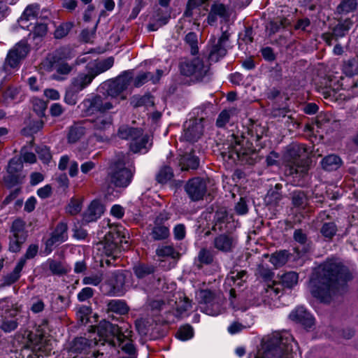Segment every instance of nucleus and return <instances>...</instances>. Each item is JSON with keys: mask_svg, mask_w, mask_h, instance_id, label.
Instances as JSON below:
<instances>
[{"mask_svg": "<svg viewBox=\"0 0 358 358\" xmlns=\"http://www.w3.org/2000/svg\"><path fill=\"white\" fill-rule=\"evenodd\" d=\"M352 278L350 270H313L308 287L314 297L329 303Z\"/></svg>", "mask_w": 358, "mask_h": 358, "instance_id": "f257e3e1", "label": "nucleus"}, {"mask_svg": "<svg viewBox=\"0 0 358 358\" xmlns=\"http://www.w3.org/2000/svg\"><path fill=\"white\" fill-rule=\"evenodd\" d=\"M113 107L112 102L100 95L86 98L78 106L83 116L96 114L89 121L94 135L99 136L101 140H103L106 133L113 127V114L109 111Z\"/></svg>", "mask_w": 358, "mask_h": 358, "instance_id": "f03ea898", "label": "nucleus"}, {"mask_svg": "<svg viewBox=\"0 0 358 358\" xmlns=\"http://www.w3.org/2000/svg\"><path fill=\"white\" fill-rule=\"evenodd\" d=\"M98 336L100 337V341H103L102 344L108 343L110 345L115 346L117 343L122 345L126 341L122 346V350L129 355H134L135 348L130 340L131 331L126 326L120 327L109 322H101L98 326Z\"/></svg>", "mask_w": 358, "mask_h": 358, "instance_id": "7ed1b4c3", "label": "nucleus"}, {"mask_svg": "<svg viewBox=\"0 0 358 358\" xmlns=\"http://www.w3.org/2000/svg\"><path fill=\"white\" fill-rule=\"evenodd\" d=\"M125 238L124 229L122 227H110L106 234L104 239L97 244L98 250H103L104 255L100 257V267L118 266V258L115 255L120 249L119 245Z\"/></svg>", "mask_w": 358, "mask_h": 358, "instance_id": "20e7f679", "label": "nucleus"}, {"mask_svg": "<svg viewBox=\"0 0 358 358\" xmlns=\"http://www.w3.org/2000/svg\"><path fill=\"white\" fill-rule=\"evenodd\" d=\"M278 341V338L275 336L266 341L264 338L261 348L250 353L248 358H301L299 353L293 350L294 345H296L294 341L293 343H287L280 338L279 343L275 345V341Z\"/></svg>", "mask_w": 358, "mask_h": 358, "instance_id": "39448f33", "label": "nucleus"}, {"mask_svg": "<svg viewBox=\"0 0 358 358\" xmlns=\"http://www.w3.org/2000/svg\"><path fill=\"white\" fill-rule=\"evenodd\" d=\"M135 168L129 155H118L111 162L108 179L115 187H127L131 182Z\"/></svg>", "mask_w": 358, "mask_h": 358, "instance_id": "423d86ee", "label": "nucleus"}, {"mask_svg": "<svg viewBox=\"0 0 358 358\" xmlns=\"http://www.w3.org/2000/svg\"><path fill=\"white\" fill-rule=\"evenodd\" d=\"M307 152V148L303 144H292L289 146L285 159L286 164L285 173L289 176L296 174L303 175L307 171V166L305 162L299 159Z\"/></svg>", "mask_w": 358, "mask_h": 358, "instance_id": "0eeeda50", "label": "nucleus"}, {"mask_svg": "<svg viewBox=\"0 0 358 358\" xmlns=\"http://www.w3.org/2000/svg\"><path fill=\"white\" fill-rule=\"evenodd\" d=\"M256 275L260 281L259 293L264 302L279 297L281 289L280 284L273 280V273L271 270H259Z\"/></svg>", "mask_w": 358, "mask_h": 358, "instance_id": "6e6552de", "label": "nucleus"}, {"mask_svg": "<svg viewBox=\"0 0 358 358\" xmlns=\"http://www.w3.org/2000/svg\"><path fill=\"white\" fill-rule=\"evenodd\" d=\"M97 336L100 338L98 335ZM99 343L103 345V341H100V338L97 341L94 334L90 335L89 338H76L72 342L70 352L82 354L85 358H96L99 353L96 347L99 345Z\"/></svg>", "mask_w": 358, "mask_h": 358, "instance_id": "1a4fd4ad", "label": "nucleus"}, {"mask_svg": "<svg viewBox=\"0 0 358 358\" xmlns=\"http://www.w3.org/2000/svg\"><path fill=\"white\" fill-rule=\"evenodd\" d=\"M17 308L14 307L8 299L0 300V316L1 317L0 328L3 331L10 332L17 328Z\"/></svg>", "mask_w": 358, "mask_h": 358, "instance_id": "9d476101", "label": "nucleus"}, {"mask_svg": "<svg viewBox=\"0 0 358 358\" xmlns=\"http://www.w3.org/2000/svg\"><path fill=\"white\" fill-rule=\"evenodd\" d=\"M52 345L53 342L44 335L41 334L29 335L28 346L38 358L50 353L53 348Z\"/></svg>", "mask_w": 358, "mask_h": 358, "instance_id": "9b49d317", "label": "nucleus"}, {"mask_svg": "<svg viewBox=\"0 0 358 358\" xmlns=\"http://www.w3.org/2000/svg\"><path fill=\"white\" fill-rule=\"evenodd\" d=\"M29 50V45L27 41L21 40L8 52L6 59V65L12 69L18 67L21 61L26 57Z\"/></svg>", "mask_w": 358, "mask_h": 358, "instance_id": "f8f14e48", "label": "nucleus"}, {"mask_svg": "<svg viewBox=\"0 0 358 358\" xmlns=\"http://www.w3.org/2000/svg\"><path fill=\"white\" fill-rule=\"evenodd\" d=\"M229 37L230 34L227 31H224L217 41L215 39L213 40L208 56L210 62H217L226 55Z\"/></svg>", "mask_w": 358, "mask_h": 358, "instance_id": "ddd939ff", "label": "nucleus"}, {"mask_svg": "<svg viewBox=\"0 0 358 358\" xmlns=\"http://www.w3.org/2000/svg\"><path fill=\"white\" fill-rule=\"evenodd\" d=\"M96 76L91 69V66L87 64L84 71L71 79V87L73 92L78 93L87 88Z\"/></svg>", "mask_w": 358, "mask_h": 358, "instance_id": "4468645a", "label": "nucleus"}, {"mask_svg": "<svg viewBox=\"0 0 358 358\" xmlns=\"http://www.w3.org/2000/svg\"><path fill=\"white\" fill-rule=\"evenodd\" d=\"M67 225L64 222L59 223L50 237L45 241V250L50 252L54 248L65 242L68 239Z\"/></svg>", "mask_w": 358, "mask_h": 358, "instance_id": "2eb2a0df", "label": "nucleus"}, {"mask_svg": "<svg viewBox=\"0 0 358 358\" xmlns=\"http://www.w3.org/2000/svg\"><path fill=\"white\" fill-rule=\"evenodd\" d=\"M202 134L201 120H189L184 123L180 138L188 142H195L201 136Z\"/></svg>", "mask_w": 358, "mask_h": 358, "instance_id": "dca6fc26", "label": "nucleus"}, {"mask_svg": "<svg viewBox=\"0 0 358 358\" xmlns=\"http://www.w3.org/2000/svg\"><path fill=\"white\" fill-rule=\"evenodd\" d=\"M180 71L187 76H194L196 78H201L208 71V66H205L203 61L197 57L181 63Z\"/></svg>", "mask_w": 358, "mask_h": 358, "instance_id": "f3484780", "label": "nucleus"}, {"mask_svg": "<svg viewBox=\"0 0 358 358\" xmlns=\"http://www.w3.org/2000/svg\"><path fill=\"white\" fill-rule=\"evenodd\" d=\"M247 279L246 272L244 270H231L227 275L224 285L227 287H230V296H236V289H241Z\"/></svg>", "mask_w": 358, "mask_h": 358, "instance_id": "a211bd4d", "label": "nucleus"}, {"mask_svg": "<svg viewBox=\"0 0 358 358\" xmlns=\"http://www.w3.org/2000/svg\"><path fill=\"white\" fill-rule=\"evenodd\" d=\"M185 191L191 200L196 201L203 199L206 192L205 181L200 178L189 180L185 185Z\"/></svg>", "mask_w": 358, "mask_h": 358, "instance_id": "6ab92c4d", "label": "nucleus"}, {"mask_svg": "<svg viewBox=\"0 0 358 358\" xmlns=\"http://www.w3.org/2000/svg\"><path fill=\"white\" fill-rule=\"evenodd\" d=\"M131 78V73L127 71L124 72L111 83L108 90V94L113 97L118 96L127 89L130 85Z\"/></svg>", "mask_w": 358, "mask_h": 358, "instance_id": "aec40b11", "label": "nucleus"}, {"mask_svg": "<svg viewBox=\"0 0 358 358\" xmlns=\"http://www.w3.org/2000/svg\"><path fill=\"white\" fill-rule=\"evenodd\" d=\"M289 317L291 320L301 324L306 329L310 328L315 324V318L303 306L296 308Z\"/></svg>", "mask_w": 358, "mask_h": 358, "instance_id": "412c9836", "label": "nucleus"}, {"mask_svg": "<svg viewBox=\"0 0 358 358\" xmlns=\"http://www.w3.org/2000/svg\"><path fill=\"white\" fill-rule=\"evenodd\" d=\"M39 6L32 4L28 6L18 20L20 26L24 29H29V27L38 21V15L39 14Z\"/></svg>", "mask_w": 358, "mask_h": 358, "instance_id": "4be33fe9", "label": "nucleus"}, {"mask_svg": "<svg viewBox=\"0 0 358 358\" xmlns=\"http://www.w3.org/2000/svg\"><path fill=\"white\" fill-rule=\"evenodd\" d=\"M139 133L138 137L130 142V150L134 153L145 154L152 146V140L148 134L143 133V129Z\"/></svg>", "mask_w": 358, "mask_h": 358, "instance_id": "5701e85b", "label": "nucleus"}, {"mask_svg": "<svg viewBox=\"0 0 358 358\" xmlns=\"http://www.w3.org/2000/svg\"><path fill=\"white\" fill-rule=\"evenodd\" d=\"M236 245V240L229 235L221 234L214 239V246L223 252H231Z\"/></svg>", "mask_w": 358, "mask_h": 358, "instance_id": "b1692460", "label": "nucleus"}, {"mask_svg": "<svg viewBox=\"0 0 358 358\" xmlns=\"http://www.w3.org/2000/svg\"><path fill=\"white\" fill-rule=\"evenodd\" d=\"M103 212V206L97 201H93L83 215V221L94 222L101 216Z\"/></svg>", "mask_w": 358, "mask_h": 358, "instance_id": "393cba45", "label": "nucleus"}, {"mask_svg": "<svg viewBox=\"0 0 358 358\" xmlns=\"http://www.w3.org/2000/svg\"><path fill=\"white\" fill-rule=\"evenodd\" d=\"M280 285L285 287L292 288L297 285L299 274L294 271L281 270L278 274Z\"/></svg>", "mask_w": 358, "mask_h": 358, "instance_id": "a878e982", "label": "nucleus"}, {"mask_svg": "<svg viewBox=\"0 0 358 358\" xmlns=\"http://www.w3.org/2000/svg\"><path fill=\"white\" fill-rule=\"evenodd\" d=\"M163 71L160 69L157 70L155 76L150 72L141 73L134 78V85L135 87H139L149 80H151L152 83L155 84L160 80Z\"/></svg>", "mask_w": 358, "mask_h": 358, "instance_id": "bb28decb", "label": "nucleus"}, {"mask_svg": "<svg viewBox=\"0 0 358 358\" xmlns=\"http://www.w3.org/2000/svg\"><path fill=\"white\" fill-rule=\"evenodd\" d=\"M21 101L20 89L17 87H9L2 94L1 101L5 105Z\"/></svg>", "mask_w": 358, "mask_h": 358, "instance_id": "cd10ccee", "label": "nucleus"}, {"mask_svg": "<svg viewBox=\"0 0 358 358\" xmlns=\"http://www.w3.org/2000/svg\"><path fill=\"white\" fill-rule=\"evenodd\" d=\"M141 129L131 127L128 125H122L119 127L117 136L121 138L132 142L133 140L138 137Z\"/></svg>", "mask_w": 358, "mask_h": 358, "instance_id": "c85d7f7f", "label": "nucleus"}, {"mask_svg": "<svg viewBox=\"0 0 358 358\" xmlns=\"http://www.w3.org/2000/svg\"><path fill=\"white\" fill-rule=\"evenodd\" d=\"M114 64V59L112 57H108L107 59L100 61L99 62L89 63V66H91V69L94 72L96 76L110 69Z\"/></svg>", "mask_w": 358, "mask_h": 358, "instance_id": "c756f323", "label": "nucleus"}, {"mask_svg": "<svg viewBox=\"0 0 358 358\" xmlns=\"http://www.w3.org/2000/svg\"><path fill=\"white\" fill-rule=\"evenodd\" d=\"M30 33L29 37L33 40L41 38L45 36L47 33V24L41 22H36L32 26L29 27Z\"/></svg>", "mask_w": 358, "mask_h": 358, "instance_id": "7c9ffc66", "label": "nucleus"}, {"mask_svg": "<svg viewBox=\"0 0 358 358\" xmlns=\"http://www.w3.org/2000/svg\"><path fill=\"white\" fill-rule=\"evenodd\" d=\"M341 159L336 155H329L322 161L323 169L329 171L338 169L341 166Z\"/></svg>", "mask_w": 358, "mask_h": 358, "instance_id": "2f4dec72", "label": "nucleus"}, {"mask_svg": "<svg viewBox=\"0 0 358 358\" xmlns=\"http://www.w3.org/2000/svg\"><path fill=\"white\" fill-rule=\"evenodd\" d=\"M10 231L15 237H19L21 241H25L27 232L25 231V223L22 220H15L12 224Z\"/></svg>", "mask_w": 358, "mask_h": 358, "instance_id": "473e14b6", "label": "nucleus"}, {"mask_svg": "<svg viewBox=\"0 0 358 358\" xmlns=\"http://www.w3.org/2000/svg\"><path fill=\"white\" fill-rule=\"evenodd\" d=\"M289 255V252L286 250H279L271 255L270 262L275 266L281 267L287 263Z\"/></svg>", "mask_w": 358, "mask_h": 358, "instance_id": "72a5a7b5", "label": "nucleus"}, {"mask_svg": "<svg viewBox=\"0 0 358 358\" xmlns=\"http://www.w3.org/2000/svg\"><path fill=\"white\" fill-rule=\"evenodd\" d=\"M85 133V129L81 124H77L71 126L69 129L67 138L68 142L74 143L77 142Z\"/></svg>", "mask_w": 358, "mask_h": 358, "instance_id": "f704fd0d", "label": "nucleus"}, {"mask_svg": "<svg viewBox=\"0 0 358 358\" xmlns=\"http://www.w3.org/2000/svg\"><path fill=\"white\" fill-rule=\"evenodd\" d=\"M182 170L196 169L199 167V161L197 157L192 155L182 156L180 159Z\"/></svg>", "mask_w": 358, "mask_h": 358, "instance_id": "c9c22d12", "label": "nucleus"}, {"mask_svg": "<svg viewBox=\"0 0 358 358\" xmlns=\"http://www.w3.org/2000/svg\"><path fill=\"white\" fill-rule=\"evenodd\" d=\"M131 104L135 107L141 106H153L154 102L152 96L150 94H145L143 96L134 95L131 99Z\"/></svg>", "mask_w": 358, "mask_h": 358, "instance_id": "e433bc0d", "label": "nucleus"}, {"mask_svg": "<svg viewBox=\"0 0 358 358\" xmlns=\"http://www.w3.org/2000/svg\"><path fill=\"white\" fill-rule=\"evenodd\" d=\"M151 236L155 241L164 240L169 236V229L165 225L155 223V227L152 229Z\"/></svg>", "mask_w": 358, "mask_h": 358, "instance_id": "4c0bfd02", "label": "nucleus"}, {"mask_svg": "<svg viewBox=\"0 0 358 358\" xmlns=\"http://www.w3.org/2000/svg\"><path fill=\"white\" fill-rule=\"evenodd\" d=\"M352 22L349 19L339 22L338 24L334 27L332 34L336 38L343 37L350 30Z\"/></svg>", "mask_w": 358, "mask_h": 358, "instance_id": "58836bf2", "label": "nucleus"}, {"mask_svg": "<svg viewBox=\"0 0 358 358\" xmlns=\"http://www.w3.org/2000/svg\"><path fill=\"white\" fill-rule=\"evenodd\" d=\"M156 253L158 257H170L173 259H176L180 256L179 252L172 245H162L156 250Z\"/></svg>", "mask_w": 358, "mask_h": 358, "instance_id": "ea45409f", "label": "nucleus"}, {"mask_svg": "<svg viewBox=\"0 0 358 358\" xmlns=\"http://www.w3.org/2000/svg\"><path fill=\"white\" fill-rule=\"evenodd\" d=\"M196 299L201 306H206L215 299L213 293L208 290H199L196 292Z\"/></svg>", "mask_w": 358, "mask_h": 358, "instance_id": "a19ab883", "label": "nucleus"}, {"mask_svg": "<svg viewBox=\"0 0 358 358\" xmlns=\"http://www.w3.org/2000/svg\"><path fill=\"white\" fill-rule=\"evenodd\" d=\"M210 10L217 17L227 20L229 17V10L227 6L219 2L215 1L210 6Z\"/></svg>", "mask_w": 358, "mask_h": 358, "instance_id": "79ce46f5", "label": "nucleus"}, {"mask_svg": "<svg viewBox=\"0 0 358 358\" xmlns=\"http://www.w3.org/2000/svg\"><path fill=\"white\" fill-rule=\"evenodd\" d=\"M357 6V0H343L337 6V12L339 14H348L354 11Z\"/></svg>", "mask_w": 358, "mask_h": 358, "instance_id": "37998d69", "label": "nucleus"}, {"mask_svg": "<svg viewBox=\"0 0 358 358\" xmlns=\"http://www.w3.org/2000/svg\"><path fill=\"white\" fill-rule=\"evenodd\" d=\"M289 22L286 18L277 19L269 22L266 26V30L269 34H273L278 31L280 29L285 27L289 24Z\"/></svg>", "mask_w": 358, "mask_h": 358, "instance_id": "c03bdc74", "label": "nucleus"}, {"mask_svg": "<svg viewBox=\"0 0 358 358\" xmlns=\"http://www.w3.org/2000/svg\"><path fill=\"white\" fill-rule=\"evenodd\" d=\"M108 308L113 312L122 315L127 313L129 310V308L126 303L118 299L111 300L108 303Z\"/></svg>", "mask_w": 358, "mask_h": 358, "instance_id": "a18cd8bd", "label": "nucleus"}, {"mask_svg": "<svg viewBox=\"0 0 358 358\" xmlns=\"http://www.w3.org/2000/svg\"><path fill=\"white\" fill-rule=\"evenodd\" d=\"M193 336L194 329L189 324L180 327L176 334V338L182 341H188Z\"/></svg>", "mask_w": 358, "mask_h": 358, "instance_id": "49530a36", "label": "nucleus"}, {"mask_svg": "<svg viewBox=\"0 0 358 358\" xmlns=\"http://www.w3.org/2000/svg\"><path fill=\"white\" fill-rule=\"evenodd\" d=\"M200 309L206 315L211 316H217L222 313L221 305L220 303L215 301V300L206 306H201Z\"/></svg>", "mask_w": 358, "mask_h": 358, "instance_id": "de8ad7c7", "label": "nucleus"}, {"mask_svg": "<svg viewBox=\"0 0 358 358\" xmlns=\"http://www.w3.org/2000/svg\"><path fill=\"white\" fill-rule=\"evenodd\" d=\"M173 177V173L172 169L168 166H163L158 172L156 179L159 183H166Z\"/></svg>", "mask_w": 358, "mask_h": 358, "instance_id": "09e8293b", "label": "nucleus"}, {"mask_svg": "<svg viewBox=\"0 0 358 358\" xmlns=\"http://www.w3.org/2000/svg\"><path fill=\"white\" fill-rule=\"evenodd\" d=\"M191 307V301L187 298L185 297L177 303V308L174 314L177 317H183Z\"/></svg>", "mask_w": 358, "mask_h": 358, "instance_id": "8fccbe9b", "label": "nucleus"}, {"mask_svg": "<svg viewBox=\"0 0 358 358\" xmlns=\"http://www.w3.org/2000/svg\"><path fill=\"white\" fill-rule=\"evenodd\" d=\"M292 203L295 207L303 208L307 204V197L301 191H294L292 194Z\"/></svg>", "mask_w": 358, "mask_h": 358, "instance_id": "3c124183", "label": "nucleus"}, {"mask_svg": "<svg viewBox=\"0 0 358 358\" xmlns=\"http://www.w3.org/2000/svg\"><path fill=\"white\" fill-rule=\"evenodd\" d=\"M23 167L22 162L20 158H12L8 163L7 172L10 174H19Z\"/></svg>", "mask_w": 358, "mask_h": 358, "instance_id": "603ef678", "label": "nucleus"}, {"mask_svg": "<svg viewBox=\"0 0 358 358\" xmlns=\"http://www.w3.org/2000/svg\"><path fill=\"white\" fill-rule=\"evenodd\" d=\"M185 41L190 46L192 54L196 55L199 50L197 35L194 32H189L185 37Z\"/></svg>", "mask_w": 358, "mask_h": 358, "instance_id": "864d4df0", "label": "nucleus"}, {"mask_svg": "<svg viewBox=\"0 0 358 358\" xmlns=\"http://www.w3.org/2000/svg\"><path fill=\"white\" fill-rule=\"evenodd\" d=\"M34 110L36 113L42 117L45 115V111L47 108V103L38 98H34L31 101Z\"/></svg>", "mask_w": 358, "mask_h": 358, "instance_id": "5fc2aeb1", "label": "nucleus"}, {"mask_svg": "<svg viewBox=\"0 0 358 358\" xmlns=\"http://www.w3.org/2000/svg\"><path fill=\"white\" fill-rule=\"evenodd\" d=\"M343 72L348 76H353L358 73V64L355 60H349L343 65Z\"/></svg>", "mask_w": 358, "mask_h": 358, "instance_id": "6e6d98bb", "label": "nucleus"}, {"mask_svg": "<svg viewBox=\"0 0 358 358\" xmlns=\"http://www.w3.org/2000/svg\"><path fill=\"white\" fill-rule=\"evenodd\" d=\"M345 267V266L341 259L339 258L331 257L328 259L324 263L322 268H344Z\"/></svg>", "mask_w": 358, "mask_h": 358, "instance_id": "4d7b16f0", "label": "nucleus"}, {"mask_svg": "<svg viewBox=\"0 0 358 358\" xmlns=\"http://www.w3.org/2000/svg\"><path fill=\"white\" fill-rule=\"evenodd\" d=\"M208 0H188L184 15L186 17L192 16L193 10L205 3Z\"/></svg>", "mask_w": 358, "mask_h": 358, "instance_id": "13d9d810", "label": "nucleus"}, {"mask_svg": "<svg viewBox=\"0 0 358 358\" xmlns=\"http://www.w3.org/2000/svg\"><path fill=\"white\" fill-rule=\"evenodd\" d=\"M282 199V194L278 190H270L268 192L265 201L269 205H277Z\"/></svg>", "mask_w": 358, "mask_h": 358, "instance_id": "bf43d9fd", "label": "nucleus"}, {"mask_svg": "<svg viewBox=\"0 0 358 358\" xmlns=\"http://www.w3.org/2000/svg\"><path fill=\"white\" fill-rule=\"evenodd\" d=\"M36 152L38 153L39 159L45 164H48L50 162L52 155L50 151V149L45 146H39L36 150Z\"/></svg>", "mask_w": 358, "mask_h": 358, "instance_id": "052dcab7", "label": "nucleus"}, {"mask_svg": "<svg viewBox=\"0 0 358 358\" xmlns=\"http://www.w3.org/2000/svg\"><path fill=\"white\" fill-rule=\"evenodd\" d=\"M102 280V273L97 272L90 275L85 276L83 279V283L84 285H91L94 286L98 285Z\"/></svg>", "mask_w": 358, "mask_h": 358, "instance_id": "680f3d73", "label": "nucleus"}, {"mask_svg": "<svg viewBox=\"0 0 358 358\" xmlns=\"http://www.w3.org/2000/svg\"><path fill=\"white\" fill-rule=\"evenodd\" d=\"M72 27L71 23H64L60 24L55 31V37L56 38H62L66 36Z\"/></svg>", "mask_w": 358, "mask_h": 358, "instance_id": "e2e57ef3", "label": "nucleus"}, {"mask_svg": "<svg viewBox=\"0 0 358 358\" xmlns=\"http://www.w3.org/2000/svg\"><path fill=\"white\" fill-rule=\"evenodd\" d=\"M321 232L325 237L331 238L336 232V227L333 222L325 223L322 227Z\"/></svg>", "mask_w": 358, "mask_h": 358, "instance_id": "0e129e2a", "label": "nucleus"}, {"mask_svg": "<svg viewBox=\"0 0 358 358\" xmlns=\"http://www.w3.org/2000/svg\"><path fill=\"white\" fill-rule=\"evenodd\" d=\"M198 259L201 264H209L213 262V257L210 251L202 249L198 255Z\"/></svg>", "mask_w": 358, "mask_h": 358, "instance_id": "69168bd1", "label": "nucleus"}, {"mask_svg": "<svg viewBox=\"0 0 358 358\" xmlns=\"http://www.w3.org/2000/svg\"><path fill=\"white\" fill-rule=\"evenodd\" d=\"M22 162L34 164L36 161V157L35 154L32 152H28L25 148L22 149L21 150V157Z\"/></svg>", "mask_w": 358, "mask_h": 358, "instance_id": "338daca9", "label": "nucleus"}, {"mask_svg": "<svg viewBox=\"0 0 358 358\" xmlns=\"http://www.w3.org/2000/svg\"><path fill=\"white\" fill-rule=\"evenodd\" d=\"M24 242V241H21L19 237H15L14 236H12L10 238L9 250L13 252H18L20 250L21 245Z\"/></svg>", "mask_w": 358, "mask_h": 358, "instance_id": "774afa93", "label": "nucleus"}]
</instances>
